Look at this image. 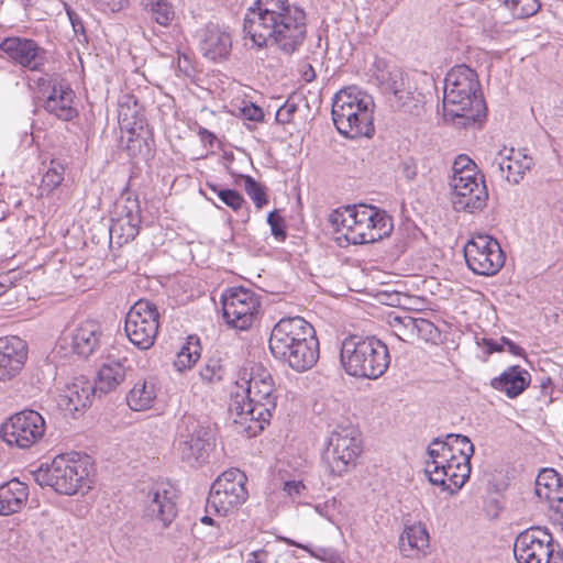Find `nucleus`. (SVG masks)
I'll list each match as a JSON object with an SVG mask.
<instances>
[{"mask_svg":"<svg viewBox=\"0 0 563 563\" xmlns=\"http://www.w3.org/2000/svg\"><path fill=\"white\" fill-rule=\"evenodd\" d=\"M244 31L258 48L268 43L290 54L297 51L307 35V14L289 0H256L247 11Z\"/></svg>","mask_w":563,"mask_h":563,"instance_id":"nucleus-2","label":"nucleus"},{"mask_svg":"<svg viewBox=\"0 0 563 563\" xmlns=\"http://www.w3.org/2000/svg\"><path fill=\"white\" fill-rule=\"evenodd\" d=\"M390 325L394 329L395 334L404 340V335L406 334V330H419V331H431L433 324L422 318L415 319L411 317H394L390 321Z\"/></svg>","mask_w":563,"mask_h":563,"instance_id":"nucleus-36","label":"nucleus"},{"mask_svg":"<svg viewBox=\"0 0 563 563\" xmlns=\"http://www.w3.org/2000/svg\"><path fill=\"white\" fill-rule=\"evenodd\" d=\"M514 556L517 563H563L560 544L541 527L528 528L516 537Z\"/></svg>","mask_w":563,"mask_h":563,"instance_id":"nucleus-12","label":"nucleus"},{"mask_svg":"<svg viewBox=\"0 0 563 563\" xmlns=\"http://www.w3.org/2000/svg\"><path fill=\"white\" fill-rule=\"evenodd\" d=\"M91 470L88 456L76 452L64 453L55 456L45 468H41L37 479L58 494L75 495L90 487Z\"/></svg>","mask_w":563,"mask_h":563,"instance_id":"nucleus-9","label":"nucleus"},{"mask_svg":"<svg viewBox=\"0 0 563 563\" xmlns=\"http://www.w3.org/2000/svg\"><path fill=\"white\" fill-rule=\"evenodd\" d=\"M176 490L167 484L153 488L152 498L147 503L148 515L167 527L177 516Z\"/></svg>","mask_w":563,"mask_h":563,"instance_id":"nucleus-23","label":"nucleus"},{"mask_svg":"<svg viewBox=\"0 0 563 563\" xmlns=\"http://www.w3.org/2000/svg\"><path fill=\"white\" fill-rule=\"evenodd\" d=\"M295 106L284 104L276 113V120L282 124H287L291 121L295 112Z\"/></svg>","mask_w":563,"mask_h":563,"instance_id":"nucleus-48","label":"nucleus"},{"mask_svg":"<svg viewBox=\"0 0 563 563\" xmlns=\"http://www.w3.org/2000/svg\"><path fill=\"white\" fill-rule=\"evenodd\" d=\"M277 395L271 372L261 363L244 365L238 373L230 415L236 433L253 438L267 426Z\"/></svg>","mask_w":563,"mask_h":563,"instance_id":"nucleus-1","label":"nucleus"},{"mask_svg":"<svg viewBox=\"0 0 563 563\" xmlns=\"http://www.w3.org/2000/svg\"><path fill=\"white\" fill-rule=\"evenodd\" d=\"M247 476L239 468H229L213 482L207 499V509L220 516L238 510L249 498Z\"/></svg>","mask_w":563,"mask_h":563,"instance_id":"nucleus-11","label":"nucleus"},{"mask_svg":"<svg viewBox=\"0 0 563 563\" xmlns=\"http://www.w3.org/2000/svg\"><path fill=\"white\" fill-rule=\"evenodd\" d=\"M161 314L157 306L140 299L134 302L125 314L124 332L128 340L139 350L151 349L159 331Z\"/></svg>","mask_w":563,"mask_h":563,"instance_id":"nucleus-14","label":"nucleus"},{"mask_svg":"<svg viewBox=\"0 0 563 563\" xmlns=\"http://www.w3.org/2000/svg\"><path fill=\"white\" fill-rule=\"evenodd\" d=\"M46 431L43 416L32 409H25L10 416L1 426L2 440L10 446L29 449L38 443Z\"/></svg>","mask_w":563,"mask_h":563,"instance_id":"nucleus-16","label":"nucleus"},{"mask_svg":"<svg viewBox=\"0 0 563 563\" xmlns=\"http://www.w3.org/2000/svg\"><path fill=\"white\" fill-rule=\"evenodd\" d=\"M268 553L265 550L253 551L250 556V563H266Z\"/></svg>","mask_w":563,"mask_h":563,"instance_id":"nucleus-50","label":"nucleus"},{"mask_svg":"<svg viewBox=\"0 0 563 563\" xmlns=\"http://www.w3.org/2000/svg\"><path fill=\"white\" fill-rule=\"evenodd\" d=\"M65 165L58 161L52 159L48 168L43 174L38 186V191L42 197L49 196L57 189L64 181Z\"/></svg>","mask_w":563,"mask_h":563,"instance_id":"nucleus-34","label":"nucleus"},{"mask_svg":"<svg viewBox=\"0 0 563 563\" xmlns=\"http://www.w3.org/2000/svg\"><path fill=\"white\" fill-rule=\"evenodd\" d=\"M0 49L11 62L32 71L42 70L46 60V51L32 38L5 37Z\"/></svg>","mask_w":563,"mask_h":563,"instance_id":"nucleus-18","label":"nucleus"},{"mask_svg":"<svg viewBox=\"0 0 563 563\" xmlns=\"http://www.w3.org/2000/svg\"><path fill=\"white\" fill-rule=\"evenodd\" d=\"M209 188L216 192L219 199L234 212L241 211L246 206L244 197L236 190L221 189L216 185H210Z\"/></svg>","mask_w":563,"mask_h":563,"instance_id":"nucleus-41","label":"nucleus"},{"mask_svg":"<svg viewBox=\"0 0 563 563\" xmlns=\"http://www.w3.org/2000/svg\"><path fill=\"white\" fill-rule=\"evenodd\" d=\"M158 387L152 378L135 380L125 396L128 407L133 411H146L154 407Z\"/></svg>","mask_w":563,"mask_h":563,"instance_id":"nucleus-30","label":"nucleus"},{"mask_svg":"<svg viewBox=\"0 0 563 563\" xmlns=\"http://www.w3.org/2000/svg\"><path fill=\"white\" fill-rule=\"evenodd\" d=\"M152 19L163 26H168L175 16L174 10L166 0H155L151 7Z\"/></svg>","mask_w":563,"mask_h":563,"instance_id":"nucleus-43","label":"nucleus"},{"mask_svg":"<svg viewBox=\"0 0 563 563\" xmlns=\"http://www.w3.org/2000/svg\"><path fill=\"white\" fill-rule=\"evenodd\" d=\"M140 229L141 224L117 217L113 220L111 233L115 235L120 244H126L139 235Z\"/></svg>","mask_w":563,"mask_h":563,"instance_id":"nucleus-37","label":"nucleus"},{"mask_svg":"<svg viewBox=\"0 0 563 563\" xmlns=\"http://www.w3.org/2000/svg\"><path fill=\"white\" fill-rule=\"evenodd\" d=\"M102 334L101 323L88 318L70 327L65 340L75 355L88 358L100 347Z\"/></svg>","mask_w":563,"mask_h":563,"instance_id":"nucleus-19","label":"nucleus"},{"mask_svg":"<svg viewBox=\"0 0 563 563\" xmlns=\"http://www.w3.org/2000/svg\"><path fill=\"white\" fill-rule=\"evenodd\" d=\"M500 177L508 183L518 184L530 168V158L520 150L504 148L496 157Z\"/></svg>","mask_w":563,"mask_h":563,"instance_id":"nucleus-27","label":"nucleus"},{"mask_svg":"<svg viewBox=\"0 0 563 563\" xmlns=\"http://www.w3.org/2000/svg\"><path fill=\"white\" fill-rule=\"evenodd\" d=\"M118 122L121 131L131 135L137 134L143 129L144 115L133 96H126L124 101L119 103Z\"/></svg>","mask_w":563,"mask_h":563,"instance_id":"nucleus-31","label":"nucleus"},{"mask_svg":"<svg viewBox=\"0 0 563 563\" xmlns=\"http://www.w3.org/2000/svg\"><path fill=\"white\" fill-rule=\"evenodd\" d=\"M201 522H202L203 525H207V526H213L214 520H213L211 517H209V516H203V517L201 518Z\"/></svg>","mask_w":563,"mask_h":563,"instance_id":"nucleus-54","label":"nucleus"},{"mask_svg":"<svg viewBox=\"0 0 563 563\" xmlns=\"http://www.w3.org/2000/svg\"><path fill=\"white\" fill-rule=\"evenodd\" d=\"M232 112L235 115H239L245 120L262 122L264 120V111L263 109L251 102L245 100H232L231 101Z\"/></svg>","mask_w":563,"mask_h":563,"instance_id":"nucleus-38","label":"nucleus"},{"mask_svg":"<svg viewBox=\"0 0 563 563\" xmlns=\"http://www.w3.org/2000/svg\"><path fill=\"white\" fill-rule=\"evenodd\" d=\"M29 357L27 343L16 335L0 338V382H9L23 371Z\"/></svg>","mask_w":563,"mask_h":563,"instance_id":"nucleus-20","label":"nucleus"},{"mask_svg":"<svg viewBox=\"0 0 563 563\" xmlns=\"http://www.w3.org/2000/svg\"><path fill=\"white\" fill-rule=\"evenodd\" d=\"M243 188L247 196L252 199L257 209H262L268 203L266 190L264 186L257 183L252 176L245 175L242 177Z\"/></svg>","mask_w":563,"mask_h":563,"instance_id":"nucleus-40","label":"nucleus"},{"mask_svg":"<svg viewBox=\"0 0 563 563\" xmlns=\"http://www.w3.org/2000/svg\"><path fill=\"white\" fill-rule=\"evenodd\" d=\"M500 342L504 344V347H506L507 351L510 352L511 354L516 356L525 355V350L520 345L514 343L511 340L503 336Z\"/></svg>","mask_w":563,"mask_h":563,"instance_id":"nucleus-49","label":"nucleus"},{"mask_svg":"<svg viewBox=\"0 0 563 563\" xmlns=\"http://www.w3.org/2000/svg\"><path fill=\"white\" fill-rule=\"evenodd\" d=\"M329 223L340 247L374 244L389 238L394 230L393 218L385 210L366 203L334 209Z\"/></svg>","mask_w":563,"mask_h":563,"instance_id":"nucleus-3","label":"nucleus"},{"mask_svg":"<svg viewBox=\"0 0 563 563\" xmlns=\"http://www.w3.org/2000/svg\"><path fill=\"white\" fill-rule=\"evenodd\" d=\"M515 19H528L539 12V0H499Z\"/></svg>","mask_w":563,"mask_h":563,"instance_id":"nucleus-35","label":"nucleus"},{"mask_svg":"<svg viewBox=\"0 0 563 563\" xmlns=\"http://www.w3.org/2000/svg\"><path fill=\"white\" fill-rule=\"evenodd\" d=\"M468 268L477 275L493 276L505 264V254L499 242L488 234L477 233L464 246Z\"/></svg>","mask_w":563,"mask_h":563,"instance_id":"nucleus-17","label":"nucleus"},{"mask_svg":"<svg viewBox=\"0 0 563 563\" xmlns=\"http://www.w3.org/2000/svg\"><path fill=\"white\" fill-rule=\"evenodd\" d=\"M126 377V369L120 361L110 360L101 364L96 378V388L102 393L117 389Z\"/></svg>","mask_w":563,"mask_h":563,"instance_id":"nucleus-32","label":"nucleus"},{"mask_svg":"<svg viewBox=\"0 0 563 563\" xmlns=\"http://www.w3.org/2000/svg\"><path fill=\"white\" fill-rule=\"evenodd\" d=\"M8 214V203L0 199V221H2Z\"/></svg>","mask_w":563,"mask_h":563,"instance_id":"nucleus-53","label":"nucleus"},{"mask_svg":"<svg viewBox=\"0 0 563 563\" xmlns=\"http://www.w3.org/2000/svg\"><path fill=\"white\" fill-rule=\"evenodd\" d=\"M74 98L75 93L70 87L65 85H54L52 92L47 96L44 102V108L56 118L64 121H70L77 115V110L74 107Z\"/></svg>","mask_w":563,"mask_h":563,"instance_id":"nucleus-29","label":"nucleus"},{"mask_svg":"<svg viewBox=\"0 0 563 563\" xmlns=\"http://www.w3.org/2000/svg\"><path fill=\"white\" fill-rule=\"evenodd\" d=\"M485 345L487 346L488 351L490 353L493 352H501L505 350L504 347V344H498L497 342L493 341V340H489V341H485Z\"/></svg>","mask_w":563,"mask_h":563,"instance_id":"nucleus-51","label":"nucleus"},{"mask_svg":"<svg viewBox=\"0 0 563 563\" xmlns=\"http://www.w3.org/2000/svg\"><path fill=\"white\" fill-rule=\"evenodd\" d=\"M340 361L344 372L353 377L377 379L388 368V347L375 336L352 334L341 344Z\"/></svg>","mask_w":563,"mask_h":563,"instance_id":"nucleus-8","label":"nucleus"},{"mask_svg":"<svg viewBox=\"0 0 563 563\" xmlns=\"http://www.w3.org/2000/svg\"><path fill=\"white\" fill-rule=\"evenodd\" d=\"M373 113L372 96L355 86L341 89L333 99V123L346 137H371L375 132Z\"/></svg>","mask_w":563,"mask_h":563,"instance_id":"nucleus-7","label":"nucleus"},{"mask_svg":"<svg viewBox=\"0 0 563 563\" xmlns=\"http://www.w3.org/2000/svg\"><path fill=\"white\" fill-rule=\"evenodd\" d=\"M361 453L360 431L352 426L339 427L328 439L324 462L332 475L341 476L355 466Z\"/></svg>","mask_w":563,"mask_h":563,"instance_id":"nucleus-13","label":"nucleus"},{"mask_svg":"<svg viewBox=\"0 0 563 563\" xmlns=\"http://www.w3.org/2000/svg\"><path fill=\"white\" fill-rule=\"evenodd\" d=\"M530 373L520 365L507 367L499 376L490 380V386L508 398H516L521 395L530 385Z\"/></svg>","mask_w":563,"mask_h":563,"instance_id":"nucleus-25","label":"nucleus"},{"mask_svg":"<svg viewBox=\"0 0 563 563\" xmlns=\"http://www.w3.org/2000/svg\"><path fill=\"white\" fill-rule=\"evenodd\" d=\"M267 222L271 227L272 234L278 241H283L286 238V225L284 218L277 211H272L268 213Z\"/></svg>","mask_w":563,"mask_h":563,"instance_id":"nucleus-45","label":"nucleus"},{"mask_svg":"<svg viewBox=\"0 0 563 563\" xmlns=\"http://www.w3.org/2000/svg\"><path fill=\"white\" fill-rule=\"evenodd\" d=\"M453 205L456 210L475 212L485 207L488 194L476 164L466 155H459L453 163L451 179Z\"/></svg>","mask_w":563,"mask_h":563,"instance_id":"nucleus-10","label":"nucleus"},{"mask_svg":"<svg viewBox=\"0 0 563 563\" xmlns=\"http://www.w3.org/2000/svg\"><path fill=\"white\" fill-rule=\"evenodd\" d=\"M201 344L198 336L189 335L180 346L174 360L178 372L190 369L201 356Z\"/></svg>","mask_w":563,"mask_h":563,"instance_id":"nucleus-33","label":"nucleus"},{"mask_svg":"<svg viewBox=\"0 0 563 563\" xmlns=\"http://www.w3.org/2000/svg\"><path fill=\"white\" fill-rule=\"evenodd\" d=\"M268 347L275 358L297 372L310 369L319 358L314 328L301 317L280 319L271 331Z\"/></svg>","mask_w":563,"mask_h":563,"instance_id":"nucleus-5","label":"nucleus"},{"mask_svg":"<svg viewBox=\"0 0 563 563\" xmlns=\"http://www.w3.org/2000/svg\"><path fill=\"white\" fill-rule=\"evenodd\" d=\"M93 390L91 382L86 376L75 377L58 396L57 405L66 415L74 416L90 405Z\"/></svg>","mask_w":563,"mask_h":563,"instance_id":"nucleus-22","label":"nucleus"},{"mask_svg":"<svg viewBox=\"0 0 563 563\" xmlns=\"http://www.w3.org/2000/svg\"><path fill=\"white\" fill-rule=\"evenodd\" d=\"M284 490L290 497H298L306 490V486L301 481H290L285 483Z\"/></svg>","mask_w":563,"mask_h":563,"instance_id":"nucleus-47","label":"nucleus"},{"mask_svg":"<svg viewBox=\"0 0 563 563\" xmlns=\"http://www.w3.org/2000/svg\"><path fill=\"white\" fill-rule=\"evenodd\" d=\"M282 540H283L286 544H288V545H290V547H296V548L302 549V550H305V551H309V549H308V547H307V545L300 544V543H298V542H296V541H294V540H291V539H289V538H282Z\"/></svg>","mask_w":563,"mask_h":563,"instance_id":"nucleus-52","label":"nucleus"},{"mask_svg":"<svg viewBox=\"0 0 563 563\" xmlns=\"http://www.w3.org/2000/svg\"><path fill=\"white\" fill-rule=\"evenodd\" d=\"M29 486L16 479L0 485V516L20 512L29 500Z\"/></svg>","mask_w":563,"mask_h":563,"instance_id":"nucleus-28","label":"nucleus"},{"mask_svg":"<svg viewBox=\"0 0 563 563\" xmlns=\"http://www.w3.org/2000/svg\"><path fill=\"white\" fill-rule=\"evenodd\" d=\"M199 49L203 57L211 62H224L232 51V36L223 27L208 24L200 32Z\"/></svg>","mask_w":563,"mask_h":563,"instance_id":"nucleus-21","label":"nucleus"},{"mask_svg":"<svg viewBox=\"0 0 563 563\" xmlns=\"http://www.w3.org/2000/svg\"><path fill=\"white\" fill-rule=\"evenodd\" d=\"M536 494L551 508L563 510V484L553 468L542 470L536 479Z\"/></svg>","mask_w":563,"mask_h":563,"instance_id":"nucleus-26","label":"nucleus"},{"mask_svg":"<svg viewBox=\"0 0 563 563\" xmlns=\"http://www.w3.org/2000/svg\"><path fill=\"white\" fill-rule=\"evenodd\" d=\"M117 217L130 222L142 223L141 206L136 197H126L117 205Z\"/></svg>","mask_w":563,"mask_h":563,"instance_id":"nucleus-39","label":"nucleus"},{"mask_svg":"<svg viewBox=\"0 0 563 563\" xmlns=\"http://www.w3.org/2000/svg\"><path fill=\"white\" fill-rule=\"evenodd\" d=\"M428 452L430 460L426 463V474L429 481L450 495L457 493L471 474L470 459L474 453L471 440L451 433L444 440L432 441Z\"/></svg>","mask_w":563,"mask_h":563,"instance_id":"nucleus-4","label":"nucleus"},{"mask_svg":"<svg viewBox=\"0 0 563 563\" xmlns=\"http://www.w3.org/2000/svg\"><path fill=\"white\" fill-rule=\"evenodd\" d=\"M377 79L383 85H386L390 90L397 92L401 82V74L399 71H393L388 73V77H386V74L382 71L380 74H377Z\"/></svg>","mask_w":563,"mask_h":563,"instance_id":"nucleus-46","label":"nucleus"},{"mask_svg":"<svg viewBox=\"0 0 563 563\" xmlns=\"http://www.w3.org/2000/svg\"><path fill=\"white\" fill-rule=\"evenodd\" d=\"M201 379L208 384H216L223 379L225 368L219 358H209L200 368Z\"/></svg>","mask_w":563,"mask_h":563,"instance_id":"nucleus-42","label":"nucleus"},{"mask_svg":"<svg viewBox=\"0 0 563 563\" xmlns=\"http://www.w3.org/2000/svg\"><path fill=\"white\" fill-rule=\"evenodd\" d=\"M400 553L408 559H420L427 555L430 548V536L424 525L413 523L404 529L399 537Z\"/></svg>","mask_w":563,"mask_h":563,"instance_id":"nucleus-24","label":"nucleus"},{"mask_svg":"<svg viewBox=\"0 0 563 563\" xmlns=\"http://www.w3.org/2000/svg\"><path fill=\"white\" fill-rule=\"evenodd\" d=\"M443 118L454 123L462 120L470 125L485 115V101L481 92L477 74L462 64L453 67L445 76Z\"/></svg>","mask_w":563,"mask_h":563,"instance_id":"nucleus-6","label":"nucleus"},{"mask_svg":"<svg viewBox=\"0 0 563 563\" xmlns=\"http://www.w3.org/2000/svg\"><path fill=\"white\" fill-rule=\"evenodd\" d=\"M92 7L102 13H117L128 7L129 0H89Z\"/></svg>","mask_w":563,"mask_h":563,"instance_id":"nucleus-44","label":"nucleus"},{"mask_svg":"<svg viewBox=\"0 0 563 563\" xmlns=\"http://www.w3.org/2000/svg\"><path fill=\"white\" fill-rule=\"evenodd\" d=\"M221 303L227 323L239 330L250 329L261 309L260 296L243 286L227 288L221 295Z\"/></svg>","mask_w":563,"mask_h":563,"instance_id":"nucleus-15","label":"nucleus"}]
</instances>
